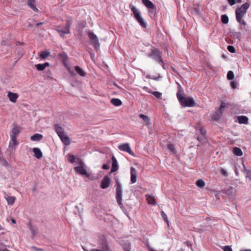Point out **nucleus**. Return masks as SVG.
I'll use <instances>...</instances> for the list:
<instances>
[{
  "label": "nucleus",
  "mask_w": 251,
  "mask_h": 251,
  "mask_svg": "<svg viewBox=\"0 0 251 251\" xmlns=\"http://www.w3.org/2000/svg\"><path fill=\"white\" fill-rule=\"evenodd\" d=\"M50 52L48 51H43L41 52L40 54V57L41 58L44 59L46 58L49 55Z\"/></svg>",
  "instance_id": "nucleus-36"
},
{
  "label": "nucleus",
  "mask_w": 251,
  "mask_h": 251,
  "mask_svg": "<svg viewBox=\"0 0 251 251\" xmlns=\"http://www.w3.org/2000/svg\"><path fill=\"white\" fill-rule=\"evenodd\" d=\"M228 103H226L224 101H222L221 105L219 107V110L218 111V112H221V114H223V111H224L225 108L227 107Z\"/></svg>",
  "instance_id": "nucleus-31"
},
{
  "label": "nucleus",
  "mask_w": 251,
  "mask_h": 251,
  "mask_svg": "<svg viewBox=\"0 0 251 251\" xmlns=\"http://www.w3.org/2000/svg\"><path fill=\"white\" fill-rule=\"evenodd\" d=\"M194 11H195V12L197 14H200V9H199L198 8H195L194 9Z\"/></svg>",
  "instance_id": "nucleus-58"
},
{
  "label": "nucleus",
  "mask_w": 251,
  "mask_h": 251,
  "mask_svg": "<svg viewBox=\"0 0 251 251\" xmlns=\"http://www.w3.org/2000/svg\"><path fill=\"white\" fill-rule=\"evenodd\" d=\"M230 85L233 89H236L237 87V82L236 81H231L230 83Z\"/></svg>",
  "instance_id": "nucleus-49"
},
{
  "label": "nucleus",
  "mask_w": 251,
  "mask_h": 251,
  "mask_svg": "<svg viewBox=\"0 0 251 251\" xmlns=\"http://www.w3.org/2000/svg\"><path fill=\"white\" fill-rule=\"evenodd\" d=\"M250 5L248 2H246L243 4L240 7H237L236 9V18L238 22H241V19L246 13L247 10L249 8Z\"/></svg>",
  "instance_id": "nucleus-3"
},
{
  "label": "nucleus",
  "mask_w": 251,
  "mask_h": 251,
  "mask_svg": "<svg viewBox=\"0 0 251 251\" xmlns=\"http://www.w3.org/2000/svg\"><path fill=\"white\" fill-rule=\"evenodd\" d=\"M35 0H27V5L34 12H38V9L35 5Z\"/></svg>",
  "instance_id": "nucleus-16"
},
{
  "label": "nucleus",
  "mask_w": 251,
  "mask_h": 251,
  "mask_svg": "<svg viewBox=\"0 0 251 251\" xmlns=\"http://www.w3.org/2000/svg\"><path fill=\"white\" fill-rule=\"evenodd\" d=\"M75 68V71L79 75L83 77L85 76L86 73L81 68L78 66H76Z\"/></svg>",
  "instance_id": "nucleus-24"
},
{
  "label": "nucleus",
  "mask_w": 251,
  "mask_h": 251,
  "mask_svg": "<svg viewBox=\"0 0 251 251\" xmlns=\"http://www.w3.org/2000/svg\"><path fill=\"white\" fill-rule=\"evenodd\" d=\"M102 168L104 170H108V169H109L110 166H109V165L108 164H104L103 165Z\"/></svg>",
  "instance_id": "nucleus-51"
},
{
  "label": "nucleus",
  "mask_w": 251,
  "mask_h": 251,
  "mask_svg": "<svg viewBox=\"0 0 251 251\" xmlns=\"http://www.w3.org/2000/svg\"><path fill=\"white\" fill-rule=\"evenodd\" d=\"M130 6L131 7V10L133 12L134 16L136 19L141 16L140 11L135 6L132 5V6Z\"/></svg>",
  "instance_id": "nucleus-17"
},
{
  "label": "nucleus",
  "mask_w": 251,
  "mask_h": 251,
  "mask_svg": "<svg viewBox=\"0 0 251 251\" xmlns=\"http://www.w3.org/2000/svg\"><path fill=\"white\" fill-rule=\"evenodd\" d=\"M66 25L64 29H60V26H57L55 29L61 37H63L65 34L70 33V29L73 23V20L71 18H69L66 21Z\"/></svg>",
  "instance_id": "nucleus-5"
},
{
  "label": "nucleus",
  "mask_w": 251,
  "mask_h": 251,
  "mask_svg": "<svg viewBox=\"0 0 251 251\" xmlns=\"http://www.w3.org/2000/svg\"><path fill=\"white\" fill-rule=\"evenodd\" d=\"M246 172H247V176L249 177L251 175V172L249 170H247Z\"/></svg>",
  "instance_id": "nucleus-59"
},
{
  "label": "nucleus",
  "mask_w": 251,
  "mask_h": 251,
  "mask_svg": "<svg viewBox=\"0 0 251 251\" xmlns=\"http://www.w3.org/2000/svg\"><path fill=\"white\" fill-rule=\"evenodd\" d=\"M147 200L149 204H151L152 205H155L156 204V202L155 201V199L153 198V197L151 196H147Z\"/></svg>",
  "instance_id": "nucleus-33"
},
{
  "label": "nucleus",
  "mask_w": 251,
  "mask_h": 251,
  "mask_svg": "<svg viewBox=\"0 0 251 251\" xmlns=\"http://www.w3.org/2000/svg\"><path fill=\"white\" fill-rule=\"evenodd\" d=\"M33 152H34L35 157L37 159H40L42 157V152L40 149L34 148L33 149Z\"/></svg>",
  "instance_id": "nucleus-20"
},
{
  "label": "nucleus",
  "mask_w": 251,
  "mask_h": 251,
  "mask_svg": "<svg viewBox=\"0 0 251 251\" xmlns=\"http://www.w3.org/2000/svg\"><path fill=\"white\" fill-rule=\"evenodd\" d=\"M225 193L228 195H232L234 192V189L232 187H229L228 188L225 190Z\"/></svg>",
  "instance_id": "nucleus-32"
},
{
  "label": "nucleus",
  "mask_w": 251,
  "mask_h": 251,
  "mask_svg": "<svg viewBox=\"0 0 251 251\" xmlns=\"http://www.w3.org/2000/svg\"><path fill=\"white\" fill-rule=\"evenodd\" d=\"M233 152L235 155L239 156H241L243 154L242 150L238 147L234 148Z\"/></svg>",
  "instance_id": "nucleus-29"
},
{
  "label": "nucleus",
  "mask_w": 251,
  "mask_h": 251,
  "mask_svg": "<svg viewBox=\"0 0 251 251\" xmlns=\"http://www.w3.org/2000/svg\"><path fill=\"white\" fill-rule=\"evenodd\" d=\"M68 159L69 161L71 163H74L76 161V158L75 155L72 154H69Z\"/></svg>",
  "instance_id": "nucleus-39"
},
{
  "label": "nucleus",
  "mask_w": 251,
  "mask_h": 251,
  "mask_svg": "<svg viewBox=\"0 0 251 251\" xmlns=\"http://www.w3.org/2000/svg\"><path fill=\"white\" fill-rule=\"evenodd\" d=\"M111 103L116 106H119L122 104V101L120 99L116 98L112 99Z\"/></svg>",
  "instance_id": "nucleus-27"
},
{
  "label": "nucleus",
  "mask_w": 251,
  "mask_h": 251,
  "mask_svg": "<svg viewBox=\"0 0 251 251\" xmlns=\"http://www.w3.org/2000/svg\"><path fill=\"white\" fill-rule=\"evenodd\" d=\"M136 20L138 22L141 26H142L144 28L146 27L147 23H146V22L144 21V19L142 18L141 16L138 18Z\"/></svg>",
  "instance_id": "nucleus-30"
},
{
  "label": "nucleus",
  "mask_w": 251,
  "mask_h": 251,
  "mask_svg": "<svg viewBox=\"0 0 251 251\" xmlns=\"http://www.w3.org/2000/svg\"><path fill=\"white\" fill-rule=\"evenodd\" d=\"M118 149L120 151L127 152L129 154L133 156L135 155L134 152L131 150L129 144L128 143H124L119 145Z\"/></svg>",
  "instance_id": "nucleus-8"
},
{
  "label": "nucleus",
  "mask_w": 251,
  "mask_h": 251,
  "mask_svg": "<svg viewBox=\"0 0 251 251\" xmlns=\"http://www.w3.org/2000/svg\"><path fill=\"white\" fill-rule=\"evenodd\" d=\"M220 173H221V174L223 176H228V174L226 172V171L225 169H224L223 168L221 169Z\"/></svg>",
  "instance_id": "nucleus-48"
},
{
  "label": "nucleus",
  "mask_w": 251,
  "mask_h": 251,
  "mask_svg": "<svg viewBox=\"0 0 251 251\" xmlns=\"http://www.w3.org/2000/svg\"><path fill=\"white\" fill-rule=\"evenodd\" d=\"M20 132L19 127L17 126H14L12 129L11 134L10 135L17 137Z\"/></svg>",
  "instance_id": "nucleus-26"
},
{
  "label": "nucleus",
  "mask_w": 251,
  "mask_h": 251,
  "mask_svg": "<svg viewBox=\"0 0 251 251\" xmlns=\"http://www.w3.org/2000/svg\"><path fill=\"white\" fill-rule=\"evenodd\" d=\"M43 138L42 134L36 133L30 137V140L33 141H40Z\"/></svg>",
  "instance_id": "nucleus-21"
},
{
  "label": "nucleus",
  "mask_w": 251,
  "mask_h": 251,
  "mask_svg": "<svg viewBox=\"0 0 251 251\" xmlns=\"http://www.w3.org/2000/svg\"><path fill=\"white\" fill-rule=\"evenodd\" d=\"M143 3L148 8L156 10L155 4L150 0H142Z\"/></svg>",
  "instance_id": "nucleus-13"
},
{
  "label": "nucleus",
  "mask_w": 251,
  "mask_h": 251,
  "mask_svg": "<svg viewBox=\"0 0 251 251\" xmlns=\"http://www.w3.org/2000/svg\"><path fill=\"white\" fill-rule=\"evenodd\" d=\"M2 251H10L9 250H7V249L6 248H4V249H3L2 250Z\"/></svg>",
  "instance_id": "nucleus-64"
},
{
  "label": "nucleus",
  "mask_w": 251,
  "mask_h": 251,
  "mask_svg": "<svg viewBox=\"0 0 251 251\" xmlns=\"http://www.w3.org/2000/svg\"><path fill=\"white\" fill-rule=\"evenodd\" d=\"M123 248L125 251H130V246L129 243L125 244L123 245Z\"/></svg>",
  "instance_id": "nucleus-44"
},
{
  "label": "nucleus",
  "mask_w": 251,
  "mask_h": 251,
  "mask_svg": "<svg viewBox=\"0 0 251 251\" xmlns=\"http://www.w3.org/2000/svg\"><path fill=\"white\" fill-rule=\"evenodd\" d=\"M59 59L62 61L64 65L68 60V55L65 52H62L58 54Z\"/></svg>",
  "instance_id": "nucleus-22"
},
{
  "label": "nucleus",
  "mask_w": 251,
  "mask_h": 251,
  "mask_svg": "<svg viewBox=\"0 0 251 251\" xmlns=\"http://www.w3.org/2000/svg\"><path fill=\"white\" fill-rule=\"evenodd\" d=\"M234 37L236 38H240L241 37V33L240 32H235L234 34Z\"/></svg>",
  "instance_id": "nucleus-53"
},
{
  "label": "nucleus",
  "mask_w": 251,
  "mask_h": 251,
  "mask_svg": "<svg viewBox=\"0 0 251 251\" xmlns=\"http://www.w3.org/2000/svg\"><path fill=\"white\" fill-rule=\"evenodd\" d=\"M224 251H232L231 248L229 246H225L224 248Z\"/></svg>",
  "instance_id": "nucleus-52"
},
{
  "label": "nucleus",
  "mask_w": 251,
  "mask_h": 251,
  "mask_svg": "<svg viewBox=\"0 0 251 251\" xmlns=\"http://www.w3.org/2000/svg\"><path fill=\"white\" fill-rule=\"evenodd\" d=\"M32 248L34 250H36V251H43V249H42L41 248H37L36 247H34V246H32Z\"/></svg>",
  "instance_id": "nucleus-57"
},
{
  "label": "nucleus",
  "mask_w": 251,
  "mask_h": 251,
  "mask_svg": "<svg viewBox=\"0 0 251 251\" xmlns=\"http://www.w3.org/2000/svg\"><path fill=\"white\" fill-rule=\"evenodd\" d=\"M76 161L77 164L80 165V166H83V165L84 164L83 162L81 159H80L79 158H77L76 159Z\"/></svg>",
  "instance_id": "nucleus-50"
},
{
  "label": "nucleus",
  "mask_w": 251,
  "mask_h": 251,
  "mask_svg": "<svg viewBox=\"0 0 251 251\" xmlns=\"http://www.w3.org/2000/svg\"><path fill=\"white\" fill-rule=\"evenodd\" d=\"M35 67L38 70V71H43L45 70V67L43 64H38L35 65Z\"/></svg>",
  "instance_id": "nucleus-43"
},
{
  "label": "nucleus",
  "mask_w": 251,
  "mask_h": 251,
  "mask_svg": "<svg viewBox=\"0 0 251 251\" xmlns=\"http://www.w3.org/2000/svg\"><path fill=\"white\" fill-rule=\"evenodd\" d=\"M111 159L112 164V168L110 171L111 173L116 172L118 169V162L116 157L114 156H112Z\"/></svg>",
  "instance_id": "nucleus-14"
},
{
  "label": "nucleus",
  "mask_w": 251,
  "mask_h": 251,
  "mask_svg": "<svg viewBox=\"0 0 251 251\" xmlns=\"http://www.w3.org/2000/svg\"><path fill=\"white\" fill-rule=\"evenodd\" d=\"M227 50L231 53H234L235 52V49L232 46H228L227 47Z\"/></svg>",
  "instance_id": "nucleus-46"
},
{
  "label": "nucleus",
  "mask_w": 251,
  "mask_h": 251,
  "mask_svg": "<svg viewBox=\"0 0 251 251\" xmlns=\"http://www.w3.org/2000/svg\"><path fill=\"white\" fill-rule=\"evenodd\" d=\"M185 243L186 244V245L188 247H192V245L191 243L190 242H189V241H186L185 242ZM191 249L192 251H193L192 248H191Z\"/></svg>",
  "instance_id": "nucleus-56"
},
{
  "label": "nucleus",
  "mask_w": 251,
  "mask_h": 251,
  "mask_svg": "<svg viewBox=\"0 0 251 251\" xmlns=\"http://www.w3.org/2000/svg\"><path fill=\"white\" fill-rule=\"evenodd\" d=\"M167 148H168V150L171 152H172V153H173L174 154L176 153V149L173 144H168L167 146Z\"/></svg>",
  "instance_id": "nucleus-41"
},
{
  "label": "nucleus",
  "mask_w": 251,
  "mask_h": 251,
  "mask_svg": "<svg viewBox=\"0 0 251 251\" xmlns=\"http://www.w3.org/2000/svg\"><path fill=\"white\" fill-rule=\"evenodd\" d=\"M228 17L226 15H223L221 16V21L224 24H227L228 22Z\"/></svg>",
  "instance_id": "nucleus-38"
},
{
  "label": "nucleus",
  "mask_w": 251,
  "mask_h": 251,
  "mask_svg": "<svg viewBox=\"0 0 251 251\" xmlns=\"http://www.w3.org/2000/svg\"><path fill=\"white\" fill-rule=\"evenodd\" d=\"M88 36L90 40L91 44L96 50H99L100 47V44L99 42L98 37L91 31H88Z\"/></svg>",
  "instance_id": "nucleus-7"
},
{
  "label": "nucleus",
  "mask_w": 251,
  "mask_h": 251,
  "mask_svg": "<svg viewBox=\"0 0 251 251\" xmlns=\"http://www.w3.org/2000/svg\"><path fill=\"white\" fill-rule=\"evenodd\" d=\"M11 141L9 142V147L10 148H13L18 145V142L17 141V137L11 136Z\"/></svg>",
  "instance_id": "nucleus-19"
},
{
  "label": "nucleus",
  "mask_w": 251,
  "mask_h": 251,
  "mask_svg": "<svg viewBox=\"0 0 251 251\" xmlns=\"http://www.w3.org/2000/svg\"><path fill=\"white\" fill-rule=\"evenodd\" d=\"M184 92L179 85V90L176 94L177 98L180 104L183 107H193L195 105V100L192 98L184 97Z\"/></svg>",
  "instance_id": "nucleus-1"
},
{
  "label": "nucleus",
  "mask_w": 251,
  "mask_h": 251,
  "mask_svg": "<svg viewBox=\"0 0 251 251\" xmlns=\"http://www.w3.org/2000/svg\"><path fill=\"white\" fill-rule=\"evenodd\" d=\"M130 180L132 183H134L137 180V171L133 167L130 168Z\"/></svg>",
  "instance_id": "nucleus-11"
},
{
  "label": "nucleus",
  "mask_w": 251,
  "mask_h": 251,
  "mask_svg": "<svg viewBox=\"0 0 251 251\" xmlns=\"http://www.w3.org/2000/svg\"><path fill=\"white\" fill-rule=\"evenodd\" d=\"M75 170L79 174L85 175L87 177L90 176V175L87 173L86 170L83 166H79L75 167Z\"/></svg>",
  "instance_id": "nucleus-10"
},
{
  "label": "nucleus",
  "mask_w": 251,
  "mask_h": 251,
  "mask_svg": "<svg viewBox=\"0 0 251 251\" xmlns=\"http://www.w3.org/2000/svg\"><path fill=\"white\" fill-rule=\"evenodd\" d=\"M229 4L230 5H233L235 3V0H227Z\"/></svg>",
  "instance_id": "nucleus-55"
},
{
  "label": "nucleus",
  "mask_w": 251,
  "mask_h": 251,
  "mask_svg": "<svg viewBox=\"0 0 251 251\" xmlns=\"http://www.w3.org/2000/svg\"><path fill=\"white\" fill-rule=\"evenodd\" d=\"M222 114L221 112L217 111L214 113L212 116L213 120L218 121L220 120Z\"/></svg>",
  "instance_id": "nucleus-28"
},
{
  "label": "nucleus",
  "mask_w": 251,
  "mask_h": 251,
  "mask_svg": "<svg viewBox=\"0 0 251 251\" xmlns=\"http://www.w3.org/2000/svg\"><path fill=\"white\" fill-rule=\"evenodd\" d=\"M7 97L10 101L12 102H15L17 101V100L19 96L17 93H12L11 92H8L7 93Z\"/></svg>",
  "instance_id": "nucleus-15"
},
{
  "label": "nucleus",
  "mask_w": 251,
  "mask_h": 251,
  "mask_svg": "<svg viewBox=\"0 0 251 251\" xmlns=\"http://www.w3.org/2000/svg\"><path fill=\"white\" fill-rule=\"evenodd\" d=\"M161 77V76H159L158 77H151V79H154L155 80H158Z\"/></svg>",
  "instance_id": "nucleus-60"
},
{
  "label": "nucleus",
  "mask_w": 251,
  "mask_h": 251,
  "mask_svg": "<svg viewBox=\"0 0 251 251\" xmlns=\"http://www.w3.org/2000/svg\"><path fill=\"white\" fill-rule=\"evenodd\" d=\"M43 23H42V22H41V23H37V24H36V25L37 26H39V25H43Z\"/></svg>",
  "instance_id": "nucleus-62"
},
{
  "label": "nucleus",
  "mask_w": 251,
  "mask_h": 251,
  "mask_svg": "<svg viewBox=\"0 0 251 251\" xmlns=\"http://www.w3.org/2000/svg\"><path fill=\"white\" fill-rule=\"evenodd\" d=\"M161 214L162 218L164 219V220L167 223L168 226H169V222L167 218V215L163 211L161 212Z\"/></svg>",
  "instance_id": "nucleus-40"
},
{
  "label": "nucleus",
  "mask_w": 251,
  "mask_h": 251,
  "mask_svg": "<svg viewBox=\"0 0 251 251\" xmlns=\"http://www.w3.org/2000/svg\"><path fill=\"white\" fill-rule=\"evenodd\" d=\"M197 186L202 188L205 185V182L201 179H198L196 183Z\"/></svg>",
  "instance_id": "nucleus-35"
},
{
  "label": "nucleus",
  "mask_w": 251,
  "mask_h": 251,
  "mask_svg": "<svg viewBox=\"0 0 251 251\" xmlns=\"http://www.w3.org/2000/svg\"><path fill=\"white\" fill-rule=\"evenodd\" d=\"M238 122L239 124H246L248 123V118L245 116H239L237 117Z\"/></svg>",
  "instance_id": "nucleus-23"
},
{
  "label": "nucleus",
  "mask_w": 251,
  "mask_h": 251,
  "mask_svg": "<svg viewBox=\"0 0 251 251\" xmlns=\"http://www.w3.org/2000/svg\"><path fill=\"white\" fill-rule=\"evenodd\" d=\"M110 181V178L107 176H105L101 180L100 187L102 189L107 188L109 186Z\"/></svg>",
  "instance_id": "nucleus-9"
},
{
  "label": "nucleus",
  "mask_w": 251,
  "mask_h": 251,
  "mask_svg": "<svg viewBox=\"0 0 251 251\" xmlns=\"http://www.w3.org/2000/svg\"><path fill=\"white\" fill-rule=\"evenodd\" d=\"M116 187V198L117 201V203L121 207H122L123 206L122 202V187L121 184L117 181L115 185Z\"/></svg>",
  "instance_id": "nucleus-6"
},
{
  "label": "nucleus",
  "mask_w": 251,
  "mask_h": 251,
  "mask_svg": "<svg viewBox=\"0 0 251 251\" xmlns=\"http://www.w3.org/2000/svg\"><path fill=\"white\" fill-rule=\"evenodd\" d=\"M45 67V68H46V67H48L50 65V64L49 62H46L44 64H43Z\"/></svg>",
  "instance_id": "nucleus-61"
},
{
  "label": "nucleus",
  "mask_w": 251,
  "mask_h": 251,
  "mask_svg": "<svg viewBox=\"0 0 251 251\" xmlns=\"http://www.w3.org/2000/svg\"><path fill=\"white\" fill-rule=\"evenodd\" d=\"M144 89L149 93L152 94L154 97L157 99H160L162 96V93L157 91H151L147 87H144Z\"/></svg>",
  "instance_id": "nucleus-18"
},
{
  "label": "nucleus",
  "mask_w": 251,
  "mask_h": 251,
  "mask_svg": "<svg viewBox=\"0 0 251 251\" xmlns=\"http://www.w3.org/2000/svg\"><path fill=\"white\" fill-rule=\"evenodd\" d=\"M201 132L202 135H204L205 134V131H203L202 130H201ZM203 139V136H202L201 137H198L197 138V139L201 142H202Z\"/></svg>",
  "instance_id": "nucleus-47"
},
{
  "label": "nucleus",
  "mask_w": 251,
  "mask_h": 251,
  "mask_svg": "<svg viewBox=\"0 0 251 251\" xmlns=\"http://www.w3.org/2000/svg\"><path fill=\"white\" fill-rule=\"evenodd\" d=\"M54 127L55 132L64 145L66 146L69 145L70 144V138L65 134L64 129L63 127L60 126L58 124H55Z\"/></svg>",
  "instance_id": "nucleus-2"
},
{
  "label": "nucleus",
  "mask_w": 251,
  "mask_h": 251,
  "mask_svg": "<svg viewBox=\"0 0 251 251\" xmlns=\"http://www.w3.org/2000/svg\"><path fill=\"white\" fill-rule=\"evenodd\" d=\"M234 77V75L232 71H229L227 74V78L228 80H232Z\"/></svg>",
  "instance_id": "nucleus-42"
},
{
  "label": "nucleus",
  "mask_w": 251,
  "mask_h": 251,
  "mask_svg": "<svg viewBox=\"0 0 251 251\" xmlns=\"http://www.w3.org/2000/svg\"><path fill=\"white\" fill-rule=\"evenodd\" d=\"M75 207L77 209L78 213H81L83 211V207L81 203H79V205L75 206Z\"/></svg>",
  "instance_id": "nucleus-45"
},
{
  "label": "nucleus",
  "mask_w": 251,
  "mask_h": 251,
  "mask_svg": "<svg viewBox=\"0 0 251 251\" xmlns=\"http://www.w3.org/2000/svg\"><path fill=\"white\" fill-rule=\"evenodd\" d=\"M67 69L72 75L74 76L75 75V73L74 71L73 70H71V69L70 67L68 68Z\"/></svg>",
  "instance_id": "nucleus-54"
},
{
  "label": "nucleus",
  "mask_w": 251,
  "mask_h": 251,
  "mask_svg": "<svg viewBox=\"0 0 251 251\" xmlns=\"http://www.w3.org/2000/svg\"><path fill=\"white\" fill-rule=\"evenodd\" d=\"M148 56L153 58L156 62L160 63L163 68L165 69L164 62L161 58V52L158 49L152 48Z\"/></svg>",
  "instance_id": "nucleus-4"
},
{
  "label": "nucleus",
  "mask_w": 251,
  "mask_h": 251,
  "mask_svg": "<svg viewBox=\"0 0 251 251\" xmlns=\"http://www.w3.org/2000/svg\"><path fill=\"white\" fill-rule=\"evenodd\" d=\"M240 23L244 25H246V23L244 20H241V22Z\"/></svg>",
  "instance_id": "nucleus-63"
},
{
  "label": "nucleus",
  "mask_w": 251,
  "mask_h": 251,
  "mask_svg": "<svg viewBox=\"0 0 251 251\" xmlns=\"http://www.w3.org/2000/svg\"><path fill=\"white\" fill-rule=\"evenodd\" d=\"M28 227L31 233V238H33V237L37 234L38 229L36 226H33L30 222L28 223Z\"/></svg>",
  "instance_id": "nucleus-12"
},
{
  "label": "nucleus",
  "mask_w": 251,
  "mask_h": 251,
  "mask_svg": "<svg viewBox=\"0 0 251 251\" xmlns=\"http://www.w3.org/2000/svg\"><path fill=\"white\" fill-rule=\"evenodd\" d=\"M6 199L9 205H13L15 201V198L14 197H7L6 198Z\"/></svg>",
  "instance_id": "nucleus-37"
},
{
  "label": "nucleus",
  "mask_w": 251,
  "mask_h": 251,
  "mask_svg": "<svg viewBox=\"0 0 251 251\" xmlns=\"http://www.w3.org/2000/svg\"><path fill=\"white\" fill-rule=\"evenodd\" d=\"M139 117L145 122L147 126H149L151 125V121L149 117L148 116L141 114L139 115Z\"/></svg>",
  "instance_id": "nucleus-25"
},
{
  "label": "nucleus",
  "mask_w": 251,
  "mask_h": 251,
  "mask_svg": "<svg viewBox=\"0 0 251 251\" xmlns=\"http://www.w3.org/2000/svg\"><path fill=\"white\" fill-rule=\"evenodd\" d=\"M90 251H111L109 246L105 245V247L102 248V250L97 249H93Z\"/></svg>",
  "instance_id": "nucleus-34"
}]
</instances>
